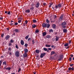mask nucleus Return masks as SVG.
<instances>
[{"label":"nucleus","mask_w":74,"mask_h":74,"mask_svg":"<svg viewBox=\"0 0 74 74\" xmlns=\"http://www.w3.org/2000/svg\"><path fill=\"white\" fill-rule=\"evenodd\" d=\"M21 22H22V21H21V20H20L19 21H18V23H21Z\"/></svg>","instance_id":"obj_54"},{"label":"nucleus","mask_w":74,"mask_h":74,"mask_svg":"<svg viewBox=\"0 0 74 74\" xmlns=\"http://www.w3.org/2000/svg\"><path fill=\"white\" fill-rule=\"evenodd\" d=\"M32 26L33 28H35V27H36V25L35 24L32 25Z\"/></svg>","instance_id":"obj_24"},{"label":"nucleus","mask_w":74,"mask_h":74,"mask_svg":"<svg viewBox=\"0 0 74 74\" xmlns=\"http://www.w3.org/2000/svg\"><path fill=\"white\" fill-rule=\"evenodd\" d=\"M71 43V40H69V44H70Z\"/></svg>","instance_id":"obj_57"},{"label":"nucleus","mask_w":74,"mask_h":74,"mask_svg":"<svg viewBox=\"0 0 74 74\" xmlns=\"http://www.w3.org/2000/svg\"><path fill=\"white\" fill-rule=\"evenodd\" d=\"M16 48L17 49H18V45H16Z\"/></svg>","instance_id":"obj_52"},{"label":"nucleus","mask_w":74,"mask_h":74,"mask_svg":"<svg viewBox=\"0 0 74 74\" xmlns=\"http://www.w3.org/2000/svg\"><path fill=\"white\" fill-rule=\"evenodd\" d=\"M19 51H16L15 53V55L17 58H19Z\"/></svg>","instance_id":"obj_4"},{"label":"nucleus","mask_w":74,"mask_h":74,"mask_svg":"<svg viewBox=\"0 0 74 74\" xmlns=\"http://www.w3.org/2000/svg\"><path fill=\"white\" fill-rule=\"evenodd\" d=\"M3 64H5V66H6V61H4L3 62Z\"/></svg>","instance_id":"obj_41"},{"label":"nucleus","mask_w":74,"mask_h":74,"mask_svg":"<svg viewBox=\"0 0 74 74\" xmlns=\"http://www.w3.org/2000/svg\"><path fill=\"white\" fill-rule=\"evenodd\" d=\"M28 46V44H27V43H25L24 45V47H25L26 48Z\"/></svg>","instance_id":"obj_22"},{"label":"nucleus","mask_w":74,"mask_h":74,"mask_svg":"<svg viewBox=\"0 0 74 74\" xmlns=\"http://www.w3.org/2000/svg\"><path fill=\"white\" fill-rule=\"evenodd\" d=\"M4 56H1V58H4Z\"/></svg>","instance_id":"obj_63"},{"label":"nucleus","mask_w":74,"mask_h":74,"mask_svg":"<svg viewBox=\"0 0 74 74\" xmlns=\"http://www.w3.org/2000/svg\"><path fill=\"white\" fill-rule=\"evenodd\" d=\"M25 54H23V56L24 58H26V57H27V53H24Z\"/></svg>","instance_id":"obj_16"},{"label":"nucleus","mask_w":74,"mask_h":74,"mask_svg":"<svg viewBox=\"0 0 74 74\" xmlns=\"http://www.w3.org/2000/svg\"><path fill=\"white\" fill-rule=\"evenodd\" d=\"M7 14L8 15H11V12L10 11H9L8 13Z\"/></svg>","instance_id":"obj_42"},{"label":"nucleus","mask_w":74,"mask_h":74,"mask_svg":"<svg viewBox=\"0 0 74 74\" xmlns=\"http://www.w3.org/2000/svg\"><path fill=\"white\" fill-rule=\"evenodd\" d=\"M54 18H56V15H55L54 16Z\"/></svg>","instance_id":"obj_56"},{"label":"nucleus","mask_w":74,"mask_h":74,"mask_svg":"<svg viewBox=\"0 0 74 74\" xmlns=\"http://www.w3.org/2000/svg\"><path fill=\"white\" fill-rule=\"evenodd\" d=\"M30 12V10L29 9H28L26 10H25V12L27 13H29Z\"/></svg>","instance_id":"obj_21"},{"label":"nucleus","mask_w":74,"mask_h":74,"mask_svg":"<svg viewBox=\"0 0 74 74\" xmlns=\"http://www.w3.org/2000/svg\"><path fill=\"white\" fill-rule=\"evenodd\" d=\"M32 44H33V45H34V43H35V40H32Z\"/></svg>","instance_id":"obj_31"},{"label":"nucleus","mask_w":74,"mask_h":74,"mask_svg":"<svg viewBox=\"0 0 74 74\" xmlns=\"http://www.w3.org/2000/svg\"><path fill=\"white\" fill-rule=\"evenodd\" d=\"M34 9V6H31L30 10H31V11H33Z\"/></svg>","instance_id":"obj_15"},{"label":"nucleus","mask_w":74,"mask_h":74,"mask_svg":"<svg viewBox=\"0 0 74 74\" xmlns=\"http://www.w3.org/2000/svg\"><path fill=\"white\" fill-rule=\"evenodd\" d=\"M21 44L22 45H24V41L23 40H21Z\"/></svg>","instance_id":"obj_14"},{"label":"nucleus","mask_w":74,"mask_h":74,"mask_svg":"<svg viewBox=\"0 0 74 74\" xmlns=\"http://www.w3.org/2000/svg\"><path fill=\"white\" fill-rule=\"evenodd\" d=\"M71 60H72L71 57H70V58H69V61H70V62H71Z\"/></svg>","instance_id":"obj_53"},{"label":"nucleus","mask_w":74,"mask_h":74,"mask_svg":"<svg viewBox=\"0 0 74 74\" xmlns=\"http://www.w3.org/2000/svg\"><path fill=\"white\" fill-rule=\"evenodd\" d=\"M51 37V36L49 35H48L46 36V38H48V39H49V38H50Z\"/></svg>","instance_id":"obj_19"},{"label":"nucleus","mask_w":74,"mask_h":74,"mask_svg":"<svg viewBox=\"0 0 74 74\" xmlns=\"http://www.w3.org/2000/svg\"><path fill=\"white\" fill-rule=\"evenodd\" d=\"M14 31L16 32V33H18V32H19V30L18 29H15L14 30Z\"/></svg>","instance_id":"obj_25"},{"label":"nucleus","mask_w":74,"mask_h":74,"mask_svg":"<svg viewBox=\"0 0 74 74\" xmlns=\"http://www.w3.org/2000/svg\"><path fill=\"white\" fill-rule=\"evenodd\" d=\"M2 63H3V61L2 60H1L0 61V69H1L0 66H1V64H2Z\"/></svg>","instance_id":"obj_27"},{"label":"nucleus","mask_w":74,"mask_h":74,"mask_svg":"<svg viewBox=\"0 0 74 74\" xmlns=\"http://www.w3.org/2000/svg\"><path fill=\"white\" fill-rule=\"evenodd\" d=\"M51 47L52 48H53V47H54V48H55V46L52 45L51 46Z\"/></svg>","instance_id":"obj_48"},{"label":"nucleus","mask_w":74,"mask_h":74,"mask_svg":"<svg viewBox=\"0 0 74 74\" xmlns=\"http://www.w3.org/2000/svg\"><path fill=\"white\" fill-rule=\"evenodd\" d=\"M71 57H73V56H74L73 54H71Z\"/></svg>","instance_id":"obj_59"},{"label":"nucleus","mask_w":74,"mask_h":74,"mask_svg":"<svg viewBox=\"0 0 74 74\" xmlns=\"http://www.w3.org/2000/svg\"><path fill=\"white\" fill-rule=\"evenodd\" d=\"M61 60H62V58H60L58 60V61H61Z\"/></svg>","instance_id":"obj_50"},{"label":"nucleus","mask_w":74,"mask_h":74,"mask_svg":"<svg viewBox=\"0 0 74 74\" xmlns=\"http://www.w3.org/2000/svg\"><path fill=\"white\" fill-rule=\"evenodd\" d=\"M46 55V53H42L41 54L40 56V58H42L45 56Z\"/></svg>","instance_id":"obj_6"},{"label":"nucleus","mask_w":74,"mask_h":74,"mask_svg":"<svg viewBox=\"0 0 74 74\" xmlns=\"http://www.w3.org/2000/svg\"><path fill=\"white\" fill-rule=\"evenodd\" d=\"M12 44L11 43H10L9 44L8 46H9V47H11V46H12Z\"/></svg>","instance_id":"obj_40"},{"label":"nucleus","mask_w":74,"mask_h":74,"mask_svg":"<svg viewBox=\"0 0 74 74\" xmlns=\"http://www.w3.org/2000/svg\"><path fill=\"white\" fill-rule=\"evenodd\" d=\"M60 58L61 59H63V55H60Z\"/></svg>","instance_id":"obj_26"},{"label":"nucleus","mask_w":74,"mask_h":74,"mask_svg":"<svg viewBox=\"0 0 74 74\" xmlns=\"http://www.w3.org/2000/svg\"><path fill=\"white\" fill-rule=\"evenodd\" d=\"M30 40H31V39L30 38H28V39L27 40L28 41H30Z\"/></svg>","instance_id":"obj_46"},{"label":"nucleus","mask_w":74,"mask_h":74,"mask_svg":"<svg viewBox=\"0 0 74 74\" xmlns=\"http://www.w3.org/2000/svg\"><path fill=\"white\" fill-rule=\"evenodd\" d=\"M63 32L64 33H66L67 32V29H63Z\"/></svg>","instance_id":"obj_12"},{"label":"nucleus","mask_w":74,"mask_h":74,"mask_svg":"<svg viewBox=\"0 0 74 74\" xmlns=\"http://www.w3.org/2000/svg\"><path fill=\"white\" fill-rule=\"evenodd\" d=\"M43 5H46V3H43Z\"/></svg>","instance_id":"obj_62"},{"label":"nucleus","mask_w":74,"mask_h":74,"mask_svg":"<svg viewBox=\"0 0 74 74\" xmlns=\"http://www.w3.org/2000/svg\"><path fill=\"white\" fill-rule=\"evenodd\" d=\"M42 27L43 28L47 27V28H49L50 27L51 25L49 24H45V23H43L42 25Z\"/></svg>","instance_id":"obj_1"},{"label":"nucleus","mask_w":74,"mask_h":74,"mask_svg":"<svg viewBox=\"0 0 74 74\" xmlns=\"http://www.w3.org/2000/svg\"><path fill=\"white\" fill-rule=\"evenodd\" d=\"M45 46L46 47H51V46L50 45H46Z\"/></svg>","instance_id":"obj_36"},{"label":"nucleus","mask_w":74,"mask_h":74,"mask_svg":"<svg viewBox=\"0 0 74 74\" xmlns=\"http://www.w3.org/2000/svg\"><path fill=\"white\" fill-rule=\"evenodd\" d=\"M46 22L47 23H49V21L48 19H46Z\"/></svg>","instance_id":"obj_34"},{"label":"nucleus","mask_w":74,"mask_h":74,"mask_svg":"<svg viewBox=\"0 0 74 74\" xmlns=\"http://www.w3.org/2000/svg\"><path fill=\"white\" fill-rule=\"evenodd\" d=\"M48 50H49V51H51V49H51V48H48Z\"/></svg>","instance_id":"obj_55"},{"label":"nucleus","mask_w":74,"mask_h":74,"mask_svg":"<svg viewBox=\"0 0 74 74\" xmlns=\"http://www.w3.org/2000/svg\"><path fill=\"white\" fill-rule=\"evenodd\" d=\"M21 68H20L19 69H18V73H19V71H21Z\"/></svg>","instance_id":"obj_45"},{"label":"nucleus","mask_w":74,"mask_h":74,"mask_svg":"<svg viewBox=\"0 0 74 74\" xmlns=\"http://www.w3.org/2000/svg\"><path fill=\"white\" fill-rule=\"evenodd\" d=\"M11 74H15V73H11Z\"/></svg>","instance_id":"obj_64"},{"label":"nucleus","mask_w":74,"mask_h":74,"mask_svg":"<svg viewBox=\"0 0 74 74\" xmlns=\"http://www.w3.org/2000/svg\"><path fill=\"white\" fill-rule=\"evenodd\" d=\"M8 50L9 51H8V52H11V48L9 47L8 48Z\"/></svg>","instance_id":"obj_29"},{"label":"nucleus","mask_w":74,"mask_h":74,"mask_svg":"<svg viewBox=\"0 0 74 74\" xmlns=\"http://www.w3.org/2000/svg\"><path fill=\"white\" fill-rule=\"evenodd\" d=\"M29 35H27L25 37V39H26V40H27L28 38H29Z\"/></svg>","instance_id":"obj_32"},{"label":"nucleus","mask_w":74,"mask_h":74,"mask_svg":"<svg viewBox=\"0 0 74 74\" xmlns=\"http://www.w3.org/2000/svg\"><path fill=\"white\" fill-rule=\"evenodd\" d=\"M74 68L73 66L72 67V68L70 67L68 68V70L69 71H73V70H74Z\"/></svg>","instance_id":"obj_7"},{"label":"nucleus","mask_w":74,"mask_h":74,"mask_svg":"<svg viewBox=\"0 0 74 74\" xmlns=\"http://www.w3.org/2000/svg\"><path fill=\"white\" fill-rule=\"evenodd\" d=\"M9 53V55H12V53H11V52H8Z\"/></svg>","instance_id":"obj_49"},{"label":"nucleus","mask_w":74,"mask_h":74,"mask_svg":"<svg viewBox=\"0 0 74 74\" xmlns=\"http://www.w3.org/2000/svg\"><path fill=\"white\" fill-rule=\"evenodd\" d=\"M10 43H12L14 42V40L12 39H11L10 40Z\"/></svg>","instance_id":"obj_38"},{"label":"nucleus","mask_w":74,"mask_h":74,"mask_svg":"<svg viewBox=\"0 0 74 74\" xmlns=\"http://www.w3.org/2000/svg\"><path fill=\"white\" fill-rule=\"evenodd\" d=\"M55 52L54 51H52V52H51V55L52 56V55H53V54H55Z\"/></svg>","instance_id":"obj_18"},{"label":"nucleus","mask_w":74,"mask_h":74,"mask_svg":"<svg viewBox=\"0 0 74 74\" xmlns=\"http://www.w3.org/2000/svg\"><path fill=\"white\" fill-rule=\"evenodd\" d=\"M46 35H47V32H43L42 33L43 36H46Z\"/></svg>","instance_id":"obj_17"},{"label":"nucleus","mask_w":74,"mask_h":74,"mask_svg":"<svg viewBox=\"0 0 74 74\" xmlns=\"http://www.w3.org/2000/svg\"><path fill=\"white\" fill-rule=\"evenodd\" d=\"M49 31L50 33H51V32L53 33V30L52 29H50Z\"/></svg>","instance_id":"obj_28"},{"label":"nucleus","mask_w":74,"mask_h":74,"mask_svg":"<svg viewBox=\"0 0 74 74\" xmlns=\"http://www.w3.org/2000/svg\"><path fill=\"white\" fill-rule=\"evenodd\" d=\"M52 27L53 29H56V25L54 24H53Z\"/></svg>","instance_id":"obj_13"},{"label":"nucleus","mask_w":74,"mask_h":74,"mask_svg":"<svg viewBox=\"0 0 74 74\" xmlns=\"http://www.w3.org/2000/svg\"><path fill=\"white\" fill-rule=\"evenodd\" d=\"M63 14L61 15L59 19L60 21H62L63 20Z\"/></svg>","instance_id":"obj_10"},{"label":"nucleus","mask_w":74,"mask_h":74,"mask_svg":"<svg viewBox=\"0 0 74 74\" xmlns=\"http://www.w3.org/2000/svg\"><path fill=\"white\" fill-rule=\"evenodd\" d=\"M55 34L56 35V34H58V32H56L55 33Z\"/></svg>","instance_id":"obj_61"},{"label":"nucleus","mask_w":74,"mask_h":74,"mask_svg":"<svg viewBox=\"0 0 74 74\" xmlns=\"http://www.w3.org/2000/svg\"><path fill=\"white\" fill-rule=\"evenodd\" d=\"M53 3H50V5H49V8H51V5H53Z\"/></svg>","instance_id":"obj_20"},{"label":"nucleus","mask_w":74,"mask_h":74,"mask_svg":"<svg viewBox=\"0 0 74 74\" xmlns=\"http://www.w3.org/2000/svg\"><path fill=\"white\" fill-rule=\"evenodd\" d=\"M33 6H34V4H31V7H33Z\"/></svg>","instance_id":"obj_58"},{"label":"nucleus","mask_w":74,"mask_h":74,"mask_svg":"<svg viewBox=\"0 0 74 74\" xmlns=\"http://www.w3.org/2000/svg\"><path fill=\"white\" fill-rule=\"evenodd\" d=\"M59 37L58 36H56V41H58L59 39Z\"/></svg>","instance_id":"obj_9"},{"label":"nucleus","mask_w":74,"mask_h":74,"mask_svg":"<svg viewBox=\"0 0 74 74\" xmlns=\"http://www.w3.org/2000/svg\"><path fill=\"white\" fill-rule=\"evenodd\" d=\"M32 21L34 23H36V22H37V21L35 19H33L32 20Z\"/></svg>","instance_id":"obj_33"},{"label":"nucleus","mask_w":74,"mask_h":74,"mask_svg":"<svg viewBox=\"0 0 74 74\" xmlns=\"http://www.w3.org/2000/svg\"><path fill=\"white\" fill-rule=\"evenodd\" d=\"M62 7V4L59 3L58 5H55V8L56 9H58V8H61Z\"/></svg>","instance_id":"obj_3"},{"label":"nucleus","mask_w":74,"mask_h":74,"mask_svg":"<svg viewBox=\"0 0 74 74\" xmlns=\"http://www.w3.org/2000/svg\"><path fill=\"white\" fill-rule=\"evenodd\" d=\"M69 45V44L68 43H66V44H65L64 46V47H67Z\"/></svg>","instance_id":"obj_37"},{"label":"nucleus","mask_w":74,"mask_h":74,"mask_svg":"<svg viewBox=\"0 0 74 74\" xmlns=\"http://www.w3.org/2000/svg\"><path fill=\"white\" fill-rule=\"evenodd\" d=\"M39 32V30L36 29L35 30V33H38Z\"/></svg>","instance_id":"obj_35"},{"label":"nucleus","mask_w":74,"mask_h":74,"mask_svg":"<svg viewBox=\"0 0 74 74\" xmlns=\"http://www.w3.org/2000/svg\"><path fill=\"white\" fill-rule=\"evenodd\" d=\"M14 25L16 26H17V25H18V23H14Z\"/></svg>","instance_id":"obj_44"},{"label":"nucleus","mask_w":74,"mask_h":74,"mask_svg":"<svg viewBox=\"0 0 74 74\" xmlns=\"http://www.w3.org/2000/svg\"><path fill=\"white\" fill-rule=\"evenodd\" d=\"M74 65V64H70V67H72V66H73Z\"/></svg>","instance_id":"obj_47"},{"label":"nucleus","mask_w":74,"mask_h":74,"mask_svg":"<svg viewBox=\"0 0 74 74\" xmlns=\"http://www.w3.org/2000/svg\"><path fill=\"white\" fill-rule=\"evenodd\" d=\"M39 5H40V3L39 2H37L36 4V7L37 8H38L39 7Z\"/></svg>","instance_id":"obj_11"},{"label":"nucleus","mask_w":74,"mask_h":74,"mask_svg":"<svg viewBox=\"0 0 74 74\" xmlns=\"http://www.w3.org/2000/svg\"><path fill=\"white\" fill-rule=\"evenodd\" d=\"M35 52L36 53H39L40 52V51L39 50H36L35 51Z\"/></svg>","instance_id":"obj_23"},{"label":"nucleus","mask_w":74,"mask_h":74,"mask_svg":"<svg viewBox=\"0 0 74 74\" xmlns=\"http://www.w3.org/2000/svg\"><path fill=\"white\" fill-rule=\"evenodd\" d=\"M3 16H1L0 17V20H3Z\"/></svg>","instance_id":"obj_43"},{"label":"nucleus","mask_w":74,"mask_h":74,"mask_svg":"<svg viewBox=\"0 0 74 74\" xmlns=\"http://www.w3.org/2000/svg\"><path fill=\"white\" fill-rule=\"evenodd\" d=\"M11 69V68L10 67H9V68H6V70H10Z\"/></svg>","instance_id":"obj_39"},{"label":"nucleus","mask_w":74,"mask_h":74,"mask_svg":"<svg viewBox=\"0 0 74 74\" xmlns=\"http://www.w3.org/2000/svg\"><path fill=\"white\" fill-rule=\"evenodd\" d=\"M4 34H2L1 35V37L2 38H3V36H4Z\"/></svg>","instance_id":"obj_51"},{"label":"nucleus","mask_w":74,"mask_h":74,"mask_svg":"<svg viewBox=\"0 0 74 74\" xmlns=\"http://www.w3.org/2000/svg\"><path fill=\"white\" fill-rule=\"evenodd\" d=\"M25 22L26 23V24H27V22H28L27 21H26Z\"/></svg>","instance_id":"obj_60"},{"label":"nucleus","mask_w":74,"mask_h":74,"mask_svg":"<svg viewBox=\"0 0 74 74\" xmlns=\"http://www.w3.org/2000/svg\"><path fill=\"white\" fill-rule=\"evenodd\" d=\"M43 49L44 51H47V52L48 51V49L46 48H43Z\"/></svg>","instance_id":"obj_30"},{"label":"nucleus","mask_w":74,"mask_h":74,"mask_svg":"<svg viewBox=\"0 0 74 74\" xmlns=\"http://www.w3.org/2000/svg\"><path fill=\"white\" fill-rule=\"evenodd\" d=\"M66 25H67V23L64 21L61 24L62 27L64 29H65V28H66Z\"/></svg>","instance_id":"obj_2"},{"label":"nucleus","mask_w":74,"mask_h":74,"mask_svg":"<svg viewBox=\"0 0 74 74\" xmlns=\"http://www.w3.org/2000/svg\"><path fill=\"white\" fill-rule=\"evenodd\" d=\"M10 38V36L9 35H7L5 37V39L6 40H8Z\"/></svg>","instance_id":"obj_8"},{"label":"nucleus","mask_w":74,"mask_h":74,"mask_svg":"<svg viewBox=\"0 0 74 74\" xmlns=\"http://www.w3.org/2000/svg\"><path fill=\"white\" fill-rule=\"evenodd\" d=\"M24 53H27L29 52V50L27 48H25L24 49Z\"/></svg>","instance_id":"obj_5"}]
</instances>
